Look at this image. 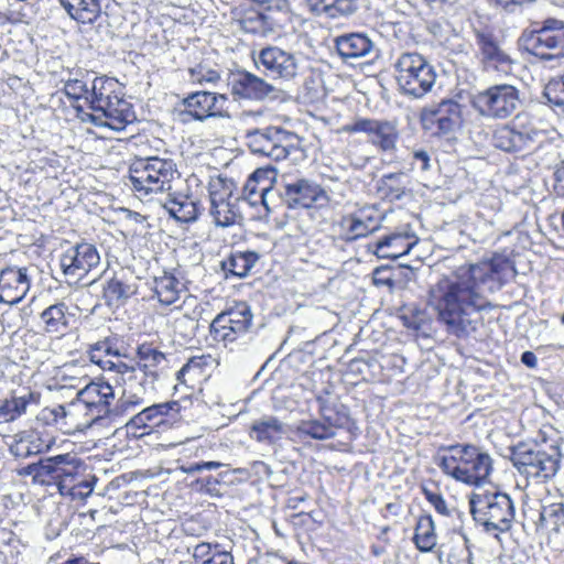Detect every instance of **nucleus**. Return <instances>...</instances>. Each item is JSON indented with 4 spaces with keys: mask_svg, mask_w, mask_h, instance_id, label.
I'll return each instance as SVG.
<instances>
[{
    "mask_svg": "<svg viewBox=\"0 0 564 564\" xmlns=\"http://www.w3.org/2000/svg\"><path fill=\"white\" fill-rule=\"evenodd\" d=\"M69 18L83 23L93 24L108 8L110 0H57Z\"/></svg>",
    "mask_w": 564,
    "mask_h": 564,
    "instance_id": "nucleus-27",
    "label": "nucleus"
},
{
    "mask_svg": "<svg viewBox=\"0 0 564 564\" xmlns=\"http://www.w3.org/2000/svg\"><path fill=\"white\" fill-rule=\"evenodd\" d=\"M259 259L260 256L256 251H236L221 262V268L227 275L242 279L250 274Z\"/></svg>",
    "mask_w": 564,
    "mask_h": 564,
    "instance_id": "nucleus-31",
    "label": "nucleus"
},
{
    "mask_svg": "<svg viewBox=\"0 0 564 564\" xmlns=\"http://www.w3.org/2000/svg\"><path fill=\"white\" fill-rule=\"evenodd\" d=\"M413 164L421 171H429L431 169L430 153L423 149L413 151Z\"/></svg>",
    "mask_w": 564,
    "mask_h": 564,
    "instance_id": "nucleus-60",
    "label": "nucleus"
},
{
    "mask_svg": "<svg viewBox=\"0 0 564 564\" xmlns=\"http://www.w3.org/2000/svg\"><path fill=\"white\" fill-rule=\"evenodd\" d=\"M276 198L290 209L324 207L330 203L324 186L314 180L299 176H283Z\"/></svg>",
    "mask_w": 564,
    "mask_h": 564,
    "instance_id": "nucleus-10",
    "label": "nucleus"
},
{
    "mask_svg": "<svg viewBox=\"0 0 564 564\" xmlns=\"http://www.w3.org/2000/svg\"><path fill=\"white\" fill-rule=\"evenodd\" d=\"M278 12L269 11H247L240 19V26L247 33L265 34L267 31L272 30L278 24V19L274 17Z\"/></svg>",
    "mask_w": 564,
    "mask_h": 564,
    "instance_id": "nucleus-35",
    "label": "nucleus"
},
{
    "mask_svg": "<svg viewBox=\"0 0 564 564\" xmlns=\"http://www.w3.org/2000/svg\"><path fill=\"white\" fill-rule=\"evenodd\" d=\"M322 419L326 421L333 431L347 427L350 422L349 410L341 403L330 404L323 398H317Z\"/></svg>",
    "mask_w": 564,
    "mask_h": 564,
    "instance_id": "nucleus-37",
    "label": "nucleus"
},
{
    "mask_svg": "<svg viewBox=\"0 0 564 564\" xmlns=\"http://www.w3.org/2000/svg\"><path fill=\"white\" fill-rule=\"evenodd\" d=\"M260 185H261L260 182H256L251 177H248V180L245 184L243 192L246 195V199H248L249 203L252 205L257 204V202H258L256 196L259 197Z\"/></svg>",
    "mask_w": 564,
    "mask_h": 564,
    "instance_id": "nucleus-61",
    "label": "nucleus"
},
{
    "mask_svg": "<svg viewBox=\"0 0 564 564\" xmlns=\"http://www.w3.org/2000/svg\"><path fill=\"white\" fill-rule=\"evenodd\" d=\"M415 546L421 552H431L436 545L437 536L435 533V524L431 516L420 517L413 536Z\"/></svg>",
    "mask_w": 564,
    "mask_h": 564,
    "instance_id": "nucleus-39",
    "label": "nucleus"
},
{
    "mask_svg": "<svg viewBox=\"0 0 564 564\" xmlns=\"http://www.w3.org/2000/svg\"><path fill=\"white\" fill-rule=\"evenodd\" d=\"M134 284L124 283L122 280L113 276L104 286V300L107 306L119 307L123 305L134 293Z\"/></svg>",
    "mask_w": 564,
    "mask_h": 564,
    "instance_id": "nucleus-36",
    "label": "nucleus"
},
{
    "mask_svg": "<svg viewBox=\"0 0 564 564\" xmlns=\"http://www.w3.org/2000/svg\"><path fill=\"white\" fill-rule=\"evenodd\" d=\"M325 180L329 182V184H327L324 188L327 191V194L330 197V202L333 200V197L343 199L347 196L349 186L346 181H340L336 176H327Z\"/></svg>",
    "mask_w": 564,
    "mask_h": 564,
    "instance_id": "nucleus-55",
    "label": "nucleus"
},
{
    "mask_svg": "<svg viewBox=\"0 0 564 564\" xmlns=\"http://www.w3.org/2000/svg\"><path fill=\"white\" fill-rule=\"evenodd\" d=\"M53 443V440H44L39 432H25L15 444L10 447V452L15 457L29 458L48 452Z\"/></svg>",
    "mask_w": 564,
    "mask_h": 564,
    "instance_id": "nucleus-28",
    "label": "nucleus"
},
{
    "mask_svg": "<svg viewBox=\"0 0 564 564\" xmlns=\"http://www.w3.org/2000/svg\"><path fill=\"white\" fill-rule=\"evenodd\" d=\"M411 245L405 242L401 235L386 236L375 243L373 253L378 258L398 259L402 254L409 252Z\"/></svg>",
    "mask_w": 564,
    "mask_h": 564,
    "instance_id": "nucleus-40",
    "label": "nucleus"
},
{
    "mask_svg": "<svg viewBox=\"0 0 564 564\" xmlns=\"http://www.w3.org/2000/svg\"><path fill=\"white\" fill-rule=\"evenodd\" d=\"M117 82L107 77H95L88 87L86 102L95 112H101L111 120L109 128L122 130L127 123L134 120L132 105L116 94Z\"/></svg>",
    "mask_w": 564,
    "mask_h": 564,
    "instance_id": "nucleus-6",
    "label": "nucleus"
},
{
    "mask_svg": "<svg viewBox=\"0 0 564 564\" xmlns=\"http://www.w3.org/2000/svg\"><path fill=\"white\" fill-rule=\"evenodd\" d=\"M345 130L350 133L364 132L368 134L369 142L382 151L394 150L399 139L397 126L388 120L357 118L354 122L347 124Z\"/></svg>",
    "mask_w": 564,
    "mask_h": 564,
    "instance_id": "nucleus-18",
    "label": "nucleus"
},
{
    "mask_svg": "<svg viewBox=\"0 0 564 564\" xmlns=\"http://www.w3.org/2000/svg\"><path fill=\"white\" fill-rule=\"evenodd\" d=\"M252 318L250 306L239 302L216 315L209 326L210 335L216 341L234 343L249 332Z\"/></svg>",
    "mask_w": 564,
    "mask_h": 564,
    "instance_id": "nucleus-13",
    "label": "nucleus"
},
{
    "mask_svg": "<svg viewBox=\"0 0 564 564\" xmlns=\"http://www.w3.org/2000/svg\"><path fill=\"white\" fill-rule=\"evenodd\" d=\"M247 145L253 154L271 158L274 161L286 159L297 151L296 135L280 127H265L246 133Z\"/></svg>",
    "mask_w": 564,
    "mask_h": 564,
    "instance_id": "nucleus-11",
    "label": "nucleus"
},
{
    "mask_svg": "<svg viewBox=\"0 0 564 564\" xmlns=\"http://www.w3.org/2000/svg\"><path fill=\"white\" fill-rule=\"evenodd\" d=\"M507 268L505 259L494 258L470 264L454 279L437 284L431 304L449 335L467 338L482 326V313L494 307L488 295L501 289V273Z\"/></svg>",
    "mask_w": 564,
    "mask_h": 564,
    "instance_id": "nucleus-1",
    "label": "nucleus"
},
{
    "mask_svg": "<svg viewBox=\"0 0 564 564\" xmlns=\"http://www.w3.org/2000/svg\"><path fill=\"white\" fill-rule=\"evenodd\" d=\"M39 401L40 394L33 391L3 400L0 404V423L15 421L26 413L30 404H37Z\"/></svg>",
    "mask_w": 564,
    "mask_h": 564,
    "instance_id": "nucleus-32",
    "label": "nucleus"
},
{
    "mask_svg": "<svg viewBox=\"0 0 564 564\" xmlns=\"http://www.w3.org/2000/svg\"><path fill=\"white\" fill-rule=\"evenodd\" d=\"M88 354L93 364L111 375V379L122 387V393L115 403L117 413L130 414L145 403L148 394L154 392L158 380L122 362V358H128V349L118 336H108L90 345Z\"/></svg>",
    "mask_w": 564,
    "mask_h": 564,
    "instance_id": "nucleus-2",
    "label": "nucleus"
},
{
    "mask_svg": "<svg viewBox=\"0 0 564 564\" xmlns=\"http://www.w3.org/2000/svg\"><path fill=\"white\" fill-rule=\"evenodd\" d=\"M228 98L225 94L198 90L188 94L182 100L184 113L193 120L204 122L209 118H230L224 108Z\"/></svg>",
    "mask_w": 564,
    "mask_h": 564,
    "instance_id": "nucleus-16",
    "label": "nucleus"
},
{
    "mask_svg": "<svg viewBox=\"0 0 564 564\" xmlns=\"http://www.w3.org/2000/svg\"><path fill=\"white\" fill-rule=\"evenodd\" d=\"M551 452L532 449L527 444L511 447L510 460L513 467L528 478L538 482L552 479L561 466V452L557 446H551Z\"/></svg>",
    "mask_w": 564,
    "mask_h": 564,
    "instance_id": "nucleus-8",
    "label": "nucleus"
},
{
    "mask_svg": "<svg viewBox=\"0 0 564 564\" xmlns=\"http://www.w3.org/2000/svg\"><path fill=\"white\" fill-rule=\"evenodd\" d=\"M524 50L542 61L561 59L564 57V21L546 18L535 22L530 32L521 36Z\"/></svg>",
    "mask_w": 564,
    "mask_h": 564,
    "instance_id": "nucleus-7",
    "label": "nucleus"
},
{
    "mask_svg": "<svg viewBox=\"0 0 564 564\" xmlns=\"http://www.w3.org/2000/svg\"><path fill=\"white\" fill-rule=\"evenodd\" d=\"M496 4L500 6L506 12L514 13L519 8L524 4L534 2L535 0H494Z\"/></svg>",
    "mask_w": 564,
    "mask_h": 564,
    "instance_id": "nucleus-62",
    "label": "nucleus"
},
{
    "mask_svg": "<svg viewBox=\"0 0 564 564\" xmlns=\"http://www.w3.org/2000/svg\"><path fill=\"white\" fill-rule=\"evenodd\" d=\"M210 215L217 227L227 228L237 223L241 218L238 207L229 199L220 200L216 204H210Z\"/></svg>",
    "mask_w": 564,
    "mask_h": 564,
    "instance_id": "nucleus-42",
    "label": "nucleus"
},
{
    "mask_svg": "<svg viewBox=\"0 0 564 564\" xmlns=\"http://www.w3.org/2000/svg\"><path fill=\"white\" fill-rule=\"evenodd\" d=\"M67 311L68 306L64 302L55 303L45 308L40 315L45 330L54 334L63 333L68 327Z\"/></svg>",
    "mask_w": 564,
    "mask_h": 564,
    "instance_id": "nucleus-38",
    "label": "nucleus"
},
{
    "mask_svg": "<svg viewBox=\"0 0 564 564\" xmlns=\"http://www.w3.org/2000/svg\"><path fill=\"white\" fill-rule=\"evenodd\" d=\"M63 93L70 100L78 101L84 98L86 100V96L88 94V85L85 80L79 78H68L64 80Z\"/></svg>",
    "mask_w": 564,
    "mask_h": 564,
    "instance_id": "nucleus-51",
    "label": "nucleus"
},
{
    "mask_svg": "<svg viewBox=\"0 0 564 564\" xmlns=\"http://www.w3.org/2000/svg\"><path fill=\"white\" fill-rule=\"evenodd\" d=\"M202 564H234V557L229 552L218 551L206 558Z\"/></svg>",
    "mask_w": 564,
    "mask_h": 564,
    "instance_id": "nucleus-63",
    "label": "nucleus"
},
{
    "mask_svg": "<svg viewBox=\"0 0 564 564\" xmlns=\"http://www.w3.org/2000/svg\"><path fill=\"white\" fill-rule=\"evenodd\" d=\"M182 289L181 282L173 275L164 273L154 279V292L158 300L163 305L175 303Z\"/></svg>",
    "mask_w": 564,
    "mask_h": 564,
    "instance_id": "nucleus-41",
    "label": "nucleus"
},
{
    "mask_svg": "<svg viewBox=\"0 0 564 564\" xmlns=\"http://www.w3.org/2000/svg\"><path fill=\"white\" fill-rule=\"evenodd\" d=\"M234 183L220 175L212 177L208 183L210 204L219 203L231 197Z\"/></svg>",
    "mask_w": 564,
    "mask_h": 564,
    "instance_id": "nucleus-48",
    "label": "nucleus"
},
{
    "mask_svg": "<svg viewBox=\"0 0 564 564\" xmlns=\"http://www.w3.org/2000/svg\"><path fill=\"white\" fill-rule=\"evenodd\" d=\"M115 399L112 386L102 380L91 381L77 392V402L85 405L111 403Z\"/></svg>",
    "mask_w": 564,
    "mask_h": 564,
    "instance_id": "nucleus-34",
    "label": "nucleus"
},
{
    "mask_svg": "<svg viewBox=\"0 0 564 564\" xmlns=\"http://www.w3.org/2000/svg\"><path fill=\"white\" fill-rule=\"evenodd\" d=\"M475 42L480 54V62L486 69H494L506 75L511 73L516 63L499 45L497 37L491 32L476 30Z\"/></svg>",
    "mask_w": 564,
    "mask_h": 564,
    "instance_id": "nucleus-19",
    "label": "nucleus"
},
{
    "mask_svg": "<svg viewBox=\"0 0 564 564\" xmlns=\"http://www.w3.org/2000/svg\"><path fill=\"white\" fill-rule=\"evenodd\" d=\"M286 433V424L274 415H263L254 420L249 436L258 443L275 445Z\"/></svg>",
    "mask_w": 564,
    "mask_h": 564,
    "instance_id": "nucleus-26",
    "label": "nucleus"
},
{
    "mask_svg": "<svg viewBox=\"0 0 564 564\" xmlns=\"http://www.w3.org/2000/svg\"><path fill=\"white\" fill-rule=\"evenodd\" d=\"M164 208L171 217L180 223H193L200 214L198 202L184 195L167 198Z\"/></svg>",
    "mask_w": 564,
    "mask_h": 564,
    "instance_id": "nucleus-30",
    "label": "nucleus"
},
{
    "mask_svg": "<svg viewBox=\"0 0 564 564\" xmlns=\"http://www.w3.org/2000/svg\"><path fill=\"white\" fill-rule=\"evenodd\" d=\"M402 319L405 327L417 332H425L430 324L429 314L420 307H409L403 313Z\"/></svg>",
    "mask_w": 564,
    "mask_h": 564,
    "instance_id": "nucleus-49",
    "label": "nucleus"
},
{
    "mask_svg": "<svg viewBox=\"0 0 564 564\" xmlns=\"http://www.w3.org/2000/svg\"><path fill=\"white\" fill-rule=\"evenodd\" d=\"M469 511L474 521L487 533H506L516 521L511 497L497 489L475 491L469 497Z\"/></svg>",
    "mask_w": 564,
    "mask_h": 564,
    "instance_id": "nucleus-3",
    "label": "nucleus"
},
{
    "mask_svg": "<svg viewBox=\"0 0 564 564\" xmlns=\"http://www.w3.org/2000/svg\"><path fill=\"white\" fill-rule=\"evenodd\" d=\"M297 433L301 436H308L318 441L329 440L336 435V432L324 420L302 421L297 426Z\"/></svg>",
    "mask_w": 564,
    "mask_h": 564,
    "instance_id": "nucleus-45",
    "label": "nucleus"
},
{
    "mask_svg": "<svg viewBox=\"0 0 564 564\" xmlns=\"http://www.w3.org/2000/svg\"><path fill=\"white\" fill-rule=\"evenodd\" d=\"M171 160L149 158L140 160L130 167V182L135 192L148 195L164 191L173 178L175 170Z\"/></svg>",
    "mask_w": 564,
    "mask_h": 564,
    "instance_id": "nucleus-12",
    "label": "nucleus"
},
{
    "mask_svg": "<svg viewBox=\"0 0 564 564\" xmlns=\"http://www.w3.org/2000/svg\"><path fill=\"white\" fill-rule=\"evenodd\" d=\"M228 86L232 95L252 100L273 99L278 93L275 87L264 79L242 69L229 74Z\"/></svg>",
    "mask_w": 564,
    "mask_h": 564,
    "instance_id": "nucleus-20",
    "label": "nucleus"
},
{
    "mask_svg": "<svg viewBox=\"0 0 564 564\" xmlns=\"http://www.w3.org/2000/svg\"><path fill=\"white\" fill-rule=\"evenodd\" d=\"M59 264L66 276L78 281L100 264V256L96 246L77 243L61 256Z\"/></svg>",
    "mask_w": 564,
    "mask_h": 564,
    "instance_id": "nucleus-17",
    "label": "nucleus"
},
{
    "mask_svg": "<svg viewBox=\"0 0 564 564\" xmlns=\"http://www.w3.org/2000/svg\"><path fill=\"white\" fill-rule=\"evenodd\" d=\"M520 91L509 84L492 85L471 95V107L485 118L506 119L520 107Z\"/></svg>",
    "mask_w": 564,
    "mask_h": 564,
    "instance_id": "nucleus-9",
    "label": "nucleus"
},
{
    "mask_svg": "<svg viewBox=\"0 0 564 564\" xmlns=\"http://www.w3.org/2000/svg\"><path fill=\"white\" fill-rule=\"evenodd\" d=\"M85 414L91 417V423H97L104 419H110L115 421L124 416L123 413H117L115 411V404L112 405L111 403L85 405Z\"/></svg>",
    "mask_w": 564,
    "mask_h": 564,
    "instance_id": "nucleus-50",
    "label": "nucleus"
},
{
    "mask_svg": "<svg viewBox=\"0 0 564 564\" xmlns=\"http://www.w3.org/2000/svg\"><path fill=\"white\" fill-rule=\"evenodd\" d=\"M197 327L198 321L187 314H182L173 322L174 332L178 333L184 338H191L195 336Z\"/></svg>",
    "mask_w": 564,
    "mask_h": 564,
    "instance_id": "nucleus-52",
    "label": "nucleus"
},
{
    "mask_svg": "<svg viewBox=\"0 0 564 564\" xmlns=\"http://www.w3.org/2000/svg\"><path fill=\"white\" fill-rule=\"evenodd\" d=\"M73 108L76 111L77 118L83 122L93 123L97 127H109V123H111V120L105 118L101 112L99 115L87 112L80 105H73Z\"/></svg>",
    "mask_w": 564,
    "mask_h": 564,
    "instance_id": "nucleus-56",
    "label": "nucleus"
},
{
    "mask_svg": "<svg viewBox=\"0 0 564 564\" xmlns=\"http://www.w3.org/2000/svg\"><path fill=\"white\" fill-rule=\"evenodd\" d=\"M31 279L26 268L8 267L0 272V303L14 305L30 291Z\"/></svg>",
    "mask_w": 564,
    "mask_h": 564,
    "instance_id": "nucleus-21",
    "label": "nucleus"
},
{
    "mask_svg": "<svg viewBox=\"0 0 564 564\" xmlns=\"http://www.w3.org/2000/svg\"><path fill=\"white\" fill-rule=\"evenodd\" d=\"M395 80L402 95L421 99L432 91L436 83L435 67L416 52L401 53L394 64Z\"/></svg>",
    "mask_w": 564,
    "mask_h": 564,
    "instance_id": "nucleus-5",
    "label": "nucleus"
},
{
    "mask_svg": "<svg viewBox=\"0 0 564 564\" xmlns=\"http://www.w3.org/2000/svg\"><path fill=\"white\" fill-rule=\"evenodd\" d=\"M402 272V264L380 265L372 272L373 284L377 286H388L390 290H392L400 283V276Z\"/></svg>",
    "mask_w": 564,
    "mask_h": 564,
    "instance_id": "nucleus-47",
    "label": "nucleus"
},
{
    "mask_svg": "<svg viewBox=\"0 0 564 564\" xmlns=\"http://www.w3.org/2000/svg\"><path fill=\"white\" fill-rule=\"evenodd\" d=\"M423 494L426 500L434 507V509L442 516L449 517L455 509H449L443 496L440 492L432 491L427 488H423Z\"/></svg>",
    "mask_w": 564,
    "mask_h": 564,
    "instance_id": "nucleus-54",
    "label": "nucleus"
},
{
    "mask_svg": "<svg viewBox=\"0 0 564 564\" xmlns=\"http://www.w3.org/2000/svg\"><path fill=\"white\" fill-rule=\"evenodd\" d=\"M189 72L192 79L197 83H216L220 78L218 72L213 69L204 70L202 66L191 68Z\"/></svg>",
    "mask_w": 564,
    "mask_h": 564,
    "instance_id": "nucleus-58",
    "label": "nucleus"
},
{
    "mask_svg": "<svg viewBox=\"0 0 564 564\" xmlns=\"http://www.w3.org/2000/svg\"><path fill=\"white\" fill-rule=\"evenodd\" d=\"M253 61L258 69L272 78L290 80L300 72L299 56L279 46L263 47Z\"/></svg>",
    "mask_w": 564,
    "mask_h": 564,
    "instance_id": "nucleus-15",
    "label": "nucleus"
},
{
    "mask_svg": "<svg viewBox=\"0 0 564 564\" xmlns=\"http://www.w3.org/2000/svg\"><path fill=\"white\" fill-rule=\"evenodd\" d=\"M452 454L440 458L437 466L444 474L467 485H480L492 471V458L471 444H455L447 447Z\"/></svg>",
    "mask_w": 564,
    "mask_h": 564,
    "instance_id": "nucleus-4",
    "label": "nucleus"
},
{
    "mask_svg": "<svg viewBox=\"0 0 564 564\" xmlns=\"http://www.w3.org/2000/svg\"><path fill=\"white\" fill-rule=\"evenodd\" d=\"M165 360V354L151 343L140 344L135 349L134 357L128 354V358H122L123 364L132 366L134 371H140L152 380H159L158 368Z\"/></svg>",
    "mask_w": 564,
    "mask_h": 564,
    "instance_id": "nucleus-24",
    "label": "nucleus"
},
{
    "mask_svg": "<svg viewBox=\"0 0 564 564\" xmlns=\"http://www.w3.org/2000/svg\"><path fill=\"white\" fill-rule=\"evenodd\" d=\"M209 356H194L187 360V362L181 368V375H189L194 373V376H199L204 366L207 365V359Z\"/></svg>",
    "mask_w": 564,
    "mask_h": 564,
    "instance_id": "nucleus-57",
    "label": "nucleus"
},
{
    "mask_svg": "<svg viewBox=\"0 0 564 564\" xmlns=\"http://www.w3.org/2000/svg\"><path fill=\"white\" fill-rule=\"evenodd\" d=\"M180 410L181 405L177 401H169L147 406L142 410V413L150 425H160L164 422L163 416L175 419Z\"/></svg>",
    "mask_w": 564,
    "mask_h": 564,
    "instance_id": "nucleus-44",
    "label": "nucleus"
},
{
    "mask_svg": "<svg viewBox=\"0 0 564 564\" xmlns=\"http://www.w3.org/2000/svg\"><path fill=\"white\" fill-rule=\"evenodd\" d=\"M347 223L348 240H356L358 238L366 237L373 230V228H371L366 221L356 216H351L350 218H348Z\"/></svg>",
    "mask_w": 564,
    "mask_h": 564,
    "instance_id": "nucleus-53",
    "label": "nucleus"
},
{
    "mask_svg": "<svg viewBox=\"0 0 564 564\" xmlns=\"http://www.w3.org/2000/svg\"><path fill=\"white\" fill-rule=\"evenodd\" d=\"M249 177L260 182L259 199L268 212L274 208L278 193L273 191L272 184L276 180V170L272 165L257 169Z\"/></svg>",
    "mask_w": 564,
    "mask_h": 564,
    "instance_id": "nucleus-33",
    "label": "nucleus"
},
{
    "mask_svg": "<svg viewBox=\"0 0 564 564\" xmlns=\"http://www.w3.org/2000/svg\"><path fill=\"white\" fill-rule=\"evenodd\" d=\"M404 173H390L381 178L380 191L390 200H400L405 194Z\"/></svg>",
    "mask_w": 564,
    "mask_h": 564,
    "instance_id": "nucleus-46",
    "label": "nucleus"
},
{
    "mask_svg": "<svg viewBox=\"0 0 564 564\" xmlns=\"http://www.w3.org/2000/svg\"><path fill=\"white\" fill-rule=\"evenodd\" d=\"M540 137L542 132L535 129L516 130L505 126L495 132L494 145L509 153L531 151L540 142Z\"/></svg>",
    "mask_w": 564,
    "mask_h": 564,
    "instance_id": "nucleus-22",
    "label": "nucleus"
},
{
    "mask_svg": "<svg viewBox=\"0 0 564 564\" xmlns=\"http://www.w3.org/2000/svg\"><path fill=\"white\" fill-rule=\"evenodd\" d=\"M555 191L557 195L564 196V160L561 162L555 173Z\"/></svg>",
    "mask_w": 564,
    "mask_h": 564,
    "instance_id": "nucleus-64",
    "label": "nucleus"
},
{
    "mask_svg": "<svg viewBox=\"0 0 564 564\" xmlns=\"http://www.w3.org/2000/svg\"><path fill=\"white\" fill-rule=\"evenodd\" d=\"M69 455H56L46 458H40L36 463H32L19 469L20 476H32L34 482L50 484L52 480L59 478L63 469L62 464L68 462Z\"/></svg>",
    "mask_w": 564,
    "mask_h": 564,
    "instance_id": "nucleus-25",
    "label": "nucleus"
},
{
    "mask_svg": "<svg viewBox=\"0 0 564 564\" xmlns=\"http://www.w3.org/2000/svg\"><path fill=\"white\" fill-rule=\"evenodd\" d=\"M420 121L423 130L433 135H451L462 124V105L453 99H442L435 106L423 108Z\"/></svg>",
    "mask_w": 564,
    "mask_h": 564,
    "instance_id": "nucleus-14",
    "label": "nucleus"
},
{
    "mask_svg": "<svg viewBox=\"0 0 564 564\" xmlns=\"http://www.w3.org/2000/svg\"><path fill=\"white\" fill-rule=\"evenodd\" d=\"M335 47L344 61L362 57L376 58L379 48L366 33H347L335 39Z\"/></svg>",
    "mask_w": 564,
    "mask_h": 564,
    "instance_id": "nucleus-23",
    "label": "nucleus"
},
{
    "mask_svg": "<svg viewBox=\"0 0 564 564\" xmlns=\"http://www.w3.org/2000/svg\"><path fill=\"white\" fill-rule=\"evenodd\" d=\"M524 519H530L536 527H547V524L552 521L556 524V520L564 516V509L562 505H551L547 507H541L540 509L529 508L528 510H523L522 513Z\"/></svg>",
    "mask_w": 564,
    "mask_h": 564,
    "instance_id": "nucleus-43",
    "label": "nucleus"
},
{
    "mask_svg": "<svg viewBox=\"0 0 564 564\" xmlns=\"http://www.w3.org/2000/svg\"><path fill=\"white\" fill-rule=\"evenodd\" d=\"M196 485L199 486V489L202 491H205L206 494L210 496H219V491L217 489V486L220 484V480L216 477H203L198 478L196 481Z\"/></svg>",
    "mask_w": 564,
    "mask_h": 564,
    "instance_id": "nucleus-59",
    "label": "nucleus"
},
{
    "mask_svg": "<svg viewBox=\"0 0 564 564\" xmlns=\"http://www.w3.org/2000/svg\"><path fill=\"white\" fill-rule=\"evenodd\" d=\"M312 10L332 19L348 18L355 14L360 0H307Z\"/></svg>",
    "mask_w": 564,
    "mask_h": 564,
    "instance_id": "nucleus-29",
    "label": "nucleus"
}]
</instances>
